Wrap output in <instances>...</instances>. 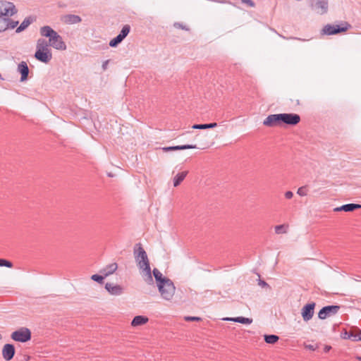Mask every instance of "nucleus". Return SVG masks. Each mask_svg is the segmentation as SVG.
<instances>
[{
  "label": "nucleus",
  "mask_w": 361,
  "mask_h": 361,
  "mask_svg": "<svg viewBox=\"0 0 361 361\" xmlns=\"http://www.w3.org/2000/svg\"><path fill=\"white\" fill-rule=\"evenodd\" d=\"M11 338L15 341L25 343L29 341L32 338L31 331L27 327H21L14 331L11 334Z\"/></svg>",
  "instance_id": "423d86ee"
},
{
  "label": "nucleus",
  "mask_w": 361,
  "mask_h": 361,
  "mask_svg": "<svg viewBox=\"0 0 361 361\" xmlns=\"http://www.w3.org/2000/svg\"><path fill=\"white\" fill-rule=\"evenodd\" d=\"M130 31V26L129 25H125L122 27L120 33L118 35L119 37H121L123 39H124L128 36Z\"/></svg>",
  "instance_id": "c85d7f7f"
},
{
  "label": "nucleus",
  "mask_w": 361,
  "mask_h": 361,
  "mask_svg": "<svg viewBox=\"0 0 361 361\" xmlns=\"http://www.w3.org/2000/svg\"><path fill=\"white\" fill-rule=\"evenodd\" d=\"M118 268V265L116 263H112L107 265L102 270L100 271V273L103 274L104 276H108L109 275L113 274Z\"/></svg>",
  "instance_id": "4be33fe9"
},
{
  "label": "nucleus",
  "mask_w": 361,
  "mask_h": 361,
  "mask_svg": "<svg viewBox=\"0 0 361 361\" xmlns=\"http://www.w3.org/2000/svg\"><path fill=\"white\" fill-rule=\"evenodd\" d=\"M18 71L20 73V81L24 82L27 80L29 74V68L25 61H21L18 66Z\"/></svg>",
  "instance_id": "4468645a"
},
{
  "label": "nucleus",
  "mask_w": 361,
  "mask_h": 361,
  "mask_svg": "<svg viewBox=\"0 0 361 361\" xmlns=\"http://www.w3.org/2000/svg\"><path fill=\"white\" fill-rule=\"evenodd\" d=\"M352 27V25L347 21H341L340 24H326L321 30L322 35H334L343 33Z\"/></svg>",
  "instance_id": "20e7f679"
},
{
  "label": "nucleus",
  "mask_w": 361,
  "mask_h": 361,
  "mask_svg": "<svg viewBox=\"0 0 361 361\" xmlns=\"http://www.w3.org/2000/svg\"><path fill=\"white\" fill-rule=\"evenodd\" d=\"M50 45L44 38H39L37 41L36 51H51L49 48Z\"/></svg>",
  "instance_id": "dca6fc26"
},
{
  "label": "nucleus",
  "mask_w": 361,
  "mask_h": 361,
  "mask_svg": "<svg viewBox=\"0 0 361 361\" xmlns=\"http://www.w3.org/2000/svg\"><path fill=\"white\" fill-rule=\"evenodd\" d=\"M188 173V172L187 171L178 173L173 178V186H178L181 183V182L185 179Z\"/></svg>",
  "instance_id": "b1692460"
},
{
  "label": "nucleus",
  "mask_w": 361,
  "mask_h": 361,
  "mask_svg": "<svg viewBox=\"0 0 361 361\" xmlns=\"http://www.w3.org/2000/svg\"><path fill=\"white\" fill-rule=\"evenodd\" d=\"M297 193L300 196L307 195V186H302L298 189Z\"/></svg>",
  "instance_id": "f704fd0d"
},
{
  "label": "nucleus",
  "mask_w": 361,
  "mask_h": 361,
  "mask_svg": "<svg viewBox=\"0 0 361 361\" xmlns=\"http://www.w3.org/2000/svg\"><path fill=\"white\" fill-rule=\"evenodd\" d=\"M312 6L317 10V13L319 14L326 13L328 11L327 0H317Z\"/></svg>",
  "instance_id": "2eb2a0df"
},
{
  "label": "nucleus",
  "mask_w": 361,
  "mask_h": 361,
  "mask_svg": "<svg viewBox=\"0 0 361 361\" xmlns=\"http://www.w3.org/2000/svg\"><path fill=\"white\" fill-rule=\"evenodd\" d=\"M0 267H13V263L6 259L0 258Z\"/></svg>",
  "instance_id": "473e14b6"
},
{
  "label": "nucleus",
  "mask_w": 361,
  "mask_h": 361,
  "mask_svg": "<svg viewBox=\"0 0 361 361\" xmlns=\"http://www.w3.org/2000/svg\"><path fill=\"white\" fill-rule=\"evenodd\" d=\"M243 4L248 5L250 7H255V4L252 0H241Z\"/></svg>",
  "instance_id": "58836bf2"
},
{
  "label": "nucleus",
  "mask_w": 361,
  "mask_h": 361,
  "mask_svg": "<svg viewBox=\"0 0 361 361\" xmlns=\"http://www.w3.org/2000/svg\"><path fill=\"white\" fill-rule=\"evenodd\" d=\"M152 273L157 286L164 283L165 281L170 280L169 278L164 276L163 274L157 268L153 269Z\"/></svg>",
  "instance_id": "aec40b11"
},
{
  "label": "nucleus",
  "mask_w": 361,
  "mask_h": 361,
  "mask_svg": "<svg viewBox=\"0 0 361 361\" xmlns=\"http://www.w3.org/2000/svg\"><path fill=\"white\" fill-rule=\"evenodd\" d=\"M258 285L262 288H268L269 289L271 288L270 286L266 281H264L260 279L258 280Z\"/></svg>",
  "instance_id": "e433bc0d"
},
{
  "label": "nucleus",
  "mask_w": 361,
  "mask_h": 361,
  "mask_svg": "<svg viewBox=\"0 0 361 361\" xmlns=\"http://www.w3.org/2000/svg\"><path fill=\"white\" fill-rule=\"evenodd\" d=\"M11 16L0 17V32L8 30V17Z\"/></svg>",
  "instance_id": "cd10ccee"
},
{
  "label": "nucleus",
  "mask_w": 361,
  "mask_h": 361,
  "mask_svg": "<svg viewBox=\"0 0 361 361\" xmlns=\"http://www.w3.org/2000/svg\"><path fill=\"white\" fill-rule=\"evenodd\" d=\"M30 356H27V357H26V361H29V360H30Z\"/></svg>",
  "instance_id": "09e8293b"
},
{
  "label": "nucleus",
  "mask_w": 361,
  "mask_h": 361,
  "mask_svg": "<svg viewBox=\"0 0 361 361\" xmlns=\"http://www.w3.org/2000/svg\"><path fill=\"white\" fill-rule=\"evenodd\" d=\"M305 348L311 350H314L316 349V348L312 345H307Z\"/></svg>",
  "instance_id": "37998d69"
},
{
  "label": "nucleus",
  "mask_w": 361,
  "mask_h": 361,
  "mask_svg": "<svg viewBox=\"0 0 361 361\" xmlns=\"http://www.w3.org/2000/svg\"><path fill=\"white\" fill-rule=\"evenodd\" d=\"M17 12L18 10L13 3L0 0V17L13 16Z\"/></svg>",
  "instance_id": "6e6552de"
},
{
  "label": "nucleus",
  "mask_w": 361,
  "mask_h": 361,
  "mask_svg": "<svg viewBox=\"0 0 361 361\" xmlns=\"http://www.w3.org/2000/svg\"><path fill=\"white\" fill-rule=\"evenodd\" d=\"M161 297L166 300L172 299L175 293L176 288L173 281L170 279L157 286Z\"/></svg>",
  "instance_id": "39448f33"
},
{
  "label": "nucleus",
  "mask_w": 361,
  "mask_h": 361,
  "mask_svg": "<svg viewBox=\"0 0 361 361\" xmlns=\"http://www.w3.org/2000/svg\"><path fill=\"white\" fill-rule=\"evenodd\" d=\"M61 20L68 25L77 24L82 21V18L75 14H66L62 16Z\"/></svg>",
  "instance_id": "ddd939ff"
},
{
  "label": "nucleus",
  "mask_w": 361,
  "mask_h": 361,
  "mask_svg": "<svg viewBox=\"0 0 361 361\" xmlns=\"http://www.w3.org/2000/svg\"><path fill=\"white\" fill-rule=\"evenodd\" d=\"M105 277L106 276H104V275L102 276V275H99V274H93L91 276V279L93 280L94 281L99 283H102Z\"/></svg>",
  "instance_id": "2f4dec72"
},
{
  "label": "nucleus",
  "mask_w": 361,
  "mask_h": 361,
  "mask_svg": "<svg viewBox=\"0 0 361 361\" xmlns=\"http://www.w3.org/2000/svg\"><path fill=\"white\" fill-rule=\"evenodd\" d=\"M105 289L113 295H120L123 292V288L120 285H115L111 283H106L105 284Z\"/></svg>",
  "instance_id": "f8f14e48"
},
{
  "label": "nucleus",
  "mask_w": 361,
  "mask_h": 361,
  "mask_svg": "<svg viewBox=\"0 0 361 361\" xmlns=\"http://www.w3.org/2000/svg\"><path fill=\"white\" fill-rule=\"evenodd\" d=\"M225 320L227 321H233L235 322H238L243 324H250L252 322V319L247 317H237L233 318H226Z\"/></svg>",
  "instance_id": "5701e85b"
},
{
  "label": "nucleus",
  "mask_w": 361,
  "mask_h": 361,
  "mask_svg": "<svg viewBox=\"0 0 361 361\" xmlns=\"http://www.w3.org/2000/svg\"><path fill=\"white\" fill-rule=\"evenodd\" d=\"M185 320L188 321V322H199V321H201L202 319L198 317L187 316V317H185Z\"/></svg>",
  "instance_id": "c9c22d12"
},
{
  "label": "nucleus",
  "mask_w": 361,
  "mask_h": 361,
  "mask_svg": "<svg viewBox=\"0 0 361 361\" xmlns=\"http://www.w3.org/2000/svg\"><path fill=\"white\" fill-rule=\"evenodd\" d=\"M35 58L44 63H48L52 59L51 51H35Z\"/></svg>",
  "instance_id": "9b49d317"
},
{
  "label": "nucleus",
  "mask_w": 361,
  "mask_h": 361,
  "mask_svg": "<svg viewBox=\"0 0 361 361\" xmlns=\"http://www.w3.org/2000/svg\"><path fill=\"white\" fill-rule=\"evenodd\" d=\"M349 335V331H348L346 329H344L343 331L341 333V336L343 339H348V336Z\"/></svg>",
  "instance_id": "ea45409f"
},
{
  "label": "nucleus",
  "mask_w": 361,
  "mask_h": 361,
  "mask_svg": "<svg viewBox=\"0 0 361 361\" xmlns=\"http://www.w3.org/2000/svg\"><path fill=\"white\" fill-rule=\"evenodd\" d=\"M348 339L353 341H361V329L357 326H353L350 331L349 335L347 336Z\"/></svg>",
  "instance_id": "f3484780"
},
{
  "label": "nucleus",
  "mask_w": 361,
  "mask_h": 361,
  "mask_svg": "<svg viewBox=\"0 0 361 361\" xmlns=\"http://www.w3.org/2000/svg\"><path fill=\"white\" fill-rule=\"evenodd\" d=\"M340 309L341 306L337 305L324 306L318 312V317L320 319H325L336 314Z\"/></svg>",
  "instance_id": "0eeeda50"
},
{
  "label": "nucleus",
  "mask_w": 361,
  "mask_h": 361,
  "mask_svg": "<svg viewBox=\"0 0 361 361\" xmlns=\"http://www.w3.org/2000/svg\"><path fill=\"white\" fill-rule=\"evenodd\" d=\"M16 353V348L13 344L6 343L2 348V357L6 361L11 360Z\"/></svg>",
  "instance_id": "9d476101"
},
{
  "label": "nucleus",
  "mask_w": 361,
  "mask_h": 361,
  "mask_svg": "<svg viewBox=\"0 0 361 361\" xmlns=\"http://www.w3.org/2000/svg\"><path fill=\"white\" fill-rule=\"evenodd\" d=\"M173 26L176 28H179V29H182V30H189V28H188L185 25H183L180 23H175L173 24Z\"/></svg>",
  "instance_id": "4c0bfd02"
},
{
  "label": "nucleus",
  "mask_w": 361,
  "mask_h": 361,
  "mask_svg": "<svg viewBox=\"0 0 361 361\" xmlns=\"http://www.w3.org/2000/svg\"><path fill=\"white\" fill-rule=\"evenodd\" d=\"M334 211L335 212H340V211H343V209H342V206H341V207L335 208Z\"/></svg>",
  "instance_id": "c03bdc74"
},
{
  "label": "nucleus",
  "mask_w": 361,
  "mask_h": 361,
  "mask_svg": "<svg viewBox=\"0 0 361 361\" xmlns=\"http://www.w3.org/2000/svg\"><path fill=\"white\" fill-rule=\"evenodd\" d=\"M109 62V60H106V61H104V62H103V63H102V69H103L104 71H105V70L107 68V66H108Z\"/></svg>",
  "instance_id": "79ce46f5"
},
{
  "label": "nucleus",
  "mask_w": 361,
  "mask_h": 361,
  "mask_svg": "<svg viewBox=\"0 0 361 361\" xmlns=\"http://www.w3.org/2000/svg\"><path fill=\"white\" fill-rule=\"evenodd\" d=\"M287 226L281 224L275 226V232L277 234L286 233L287 232Z\"/></svg>",
  "instance_id": "7c9ffc66"
},
{
  "label": "nucleus",
  "mask_w": 361,
  "mask_h": 361,
  "mask_svg": "<svg viewBox=\"0 0 361 361\" xmlns=\"http://www.w3.org/2000/svg\"><path fill=\"white\" fill-rule=\"evenodd\" d=\"M316 303L314 302H310L304 305L301 310V315L305 322L310 321L314 312Z\"/></svg>",
  "instance_id": "1a4fd4ad"
},
{
  "label": "nucleus",
  "mask_w": 361,
  "mask_h": 361,
  "mask_svg": "<svg viewBox=\"0 0 361 361\" xmlns=\"http://www.w3.org/2000/svg\"><path fill=\"white\" fill-rule=\"evenodd\" d=\"M36 20L35 17L28 16L24 19L20 25L16 28V32L20 33L25 30L31 23Z\"/></svg>",
  "instance_id": "6ab92c4d"
},
{
  "label": "nucleus",
  "mask_w": 361,
  "mask_h": 361,
  "mask_svg": "<svg viewBox=\"0 0 361 361\" xmlns=\"http://www.w3.org/2000/svg\"><path fill=\"white\" fill-rule=\"evenodd\" d=\"M134 257L137 265L143 272L145 281L149 285L153 284L154 281L152 276V271L147 252L142 247L141 243H137L134 247Z\"/></svg>",
  "instance_id": "f257e3e1"
},
{
  "label": "nucleus",
  "mask_w": 361,
  "mask_h": 361,
  "mask_svg": "<svg viewBox=\"0 0 361 361\" xmlns=\"http://www.w3.org/2000/svg\"><path fill=\"white\" fill-rule=\"evenodd\" d=\"M293 196V193L291 191H287L285 193V197L287 199H291Z\"/></svg>",
  "instance_id": "a19ab883"
},
{
  "label": "nucleus",
  "mask_w": 361,
  "mask_h": 361,
  "mask_svg": "<svg viewBox=\"0 0 361 361\" xmlns=\"http://www.w3.org/2000/svg\"><path fill=\"white\" fill-rule=\"evenodd\" d=\"M8 29H13L15 28L18 24V21H14L10 18V17H8Z\"/></svg>",
  "instance_id": "72a5a7b5"
},
{
  "label": "nucleus",
  "mask_w": 361,
  "mask_h": 361,
  "mask_svg": "<svg viewBox=\"0 0 361 361\" xmlns=\"http://www.w3.org/2000/svg\"><path fill=\"white\" fill-rule=\"evenodd\" d=\"M356 359L361 361V356H357L356 357Z\"/></svg>",
  "instance_id": "49530a36"
},
{
  "label": "nucleus",
  "mask_w": 361,
  "mask_h": 361,
  "mask_svg": "<svg viewBox=\"0 0 361 361\" xmlns=\"http://www.w3.org/2000/svg\"><path fill=\"white\" fill-rule=\"evenodd\" d=\"M331 349V346L326 345L324 348L325 352H328Z\"/></svg>",
  "instance_id": "a18cd8bd"
},
{
  "label": "nucleus",
  "mask_w": 361,
  "mask_h": 361,
  "mask_svg": "<svg viewBox=\"0 0 361 361\" xmlns=\"http://www.w3.org/2000/svg\"><path fill=\"white\" fill-rule=\"evenodd\" d=\"M217 126L216 123H204V124H194L192 128L197 130H205L209 128H213Z\"/></svg>",
  "instance_id": "393cba45"
},
{
  "label": "nucleus",
  "mask_w": 361,
  "mask_h": 361,
  "mask_svg": "<svg viewBox=\"0 0 361 361\" xmlns=\"http://www.w3.org/2000/svg\"><path fill=\"white\" fill-rule=\"evenodd\" d=\"M39 32L42 37L49 38V41L47 42L50 47L57 50L64 51L66 49V44L61 36L50 26L44 25L40 27Z\"/></svg>",
  "instance_id": "7ed1b4c3"
},
{
  "label": "nucleus",
  "mask_w": 361,
  "mask_h": 361,
  "mask_svg": "<svg viewBox=\"0 0 361 361\" xmlns=\"http://www.w3.org/2000/svg\"><path fill=\"white\" fill-rule=\"evenodd\" d=\"M1 339H2V336H1V334H0V340H1Z\"/></svg>",
  "instance_id": "8fccbe9b"
},
{
  "label": "nucleus",
  "mask_w": 361,
  "mask_h": 361,
  "mask_svg": "<svg viewBox=\"0 0 361 361\" xmlns=\"http://www.w3.org/2000/svg\"><path fill=\"white\" fill-rule=\"evenodd\" d=\"M195 148H197L196 145H183L164 147L162 148V150H163V152H171V151L190 149H195Z\"/></svg>",
  "instance_id": "a211bd4d"
},
{
  "label": "nucleus",
  "mask_w": 361,
  "mask_h": 361,
  "mask_svg": "<svg viewBox=\"0 0 361 361\" xmlns=\"http://www.w3.org/2000/svg\"><path fill=\"white\" fill-rule=\"evenodd\" d=\"M300 121V116L293 113H282L269 115L263 121L267 127L282 126L283 125L294 126Z\"/></svg>",
  "instance_id": "f03ea898"
},
{
  "label": "nucleus",
  "mask_w": 361,
  "mask_h": 361,
  "mask_svg": "<svg viewBox=\"0 0 361 361\" xmlns=\"http://www.w3.org/2000/svg\"><path fill=\"white\" fill-rule=\"evenodd\" d=\"M148 320H149L148 318L145 316H142V315L135 316L131 322V325L133 326L143 325V324H146L148 322Z\"/></svg>",
  "instance_id": "412c9836"
},
{
  "label": "nucleus",
  "mask_w": 361,
  "mask_h": 361,
  "mask_svg": "<svg viewBox=\"0 0 361 361\" xmlns=\"http://www.w3.org/2000/svg\"><path fill=\"white\" fill-rule=\"evenodd\" d=\"M361 208V204L350 203L342 205V209L344 212H353L355 209Z\"/></svg>",
  "instance_id": "a878e982"
},
{
  "label": "nucleus",
  "mask_w": 361,
  "mask_h": 361,
  "mask_svg": "<svg viewBox=\"0 0 361 361\" xmlns=\"http://www.w3.org/2000/svg\"><path fill=\"white\" fill-rule=\"evenodd\" d=\"M296 104H297V105H299V104H300V101H299V99H297V100H296Z\"/></svg>",
  "instance_id": "de8ad7c7"
},
{
  "label": "nucleus",
  "mask_w": 361,
  "mask_h": 361,
  "mask_svg": "<svg viewBox=\"0 0 361 361\" xmlns=\"http://www.w3.org/2000/svg\"><path fill=\"white\" fill-rule=\"evenodd\" d=\"M123 40V39L121 37L117 35L109 42V46L111 47H116Z\"/></svg>",
  "instance_id": "c756f323"
},
{
  "label": "nucleus",
  "mask_w": 361,
  "mask_h": 361,
  "mask_svg": "<svg viewBox=\"0 0 361 361\" xmlns=\"http://www.w3.org/2000/svg\"><path fill=\"white\" fill-rule=\"evenodd\" d=\"M264 338L265 342L269 344H274L279 340V337L274 334H265Z\"/></svg>",
  "instance_id": "bb28decb"
}]
</instances>
